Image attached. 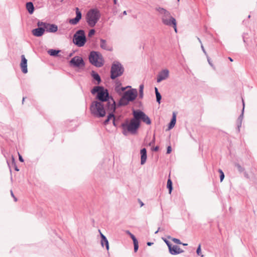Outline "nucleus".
<instances>
[{"instance_id":"8","label":"nucleus","mask_w":257,"mask_h":257,"mask_svg":"<svg viewBox=\"0 0 257 257\" xmlns=\"http://www.w3.org/2000/svg\"><path fill=\"white\" fill-rule=\"evenodd\" d=\"M123 72V68L118 62H114L111 68V78L115 79L120 76Z\"/></svg>"},{"instance_id":"6","label":"nucleus","mask_w":257,"mask_h":257,"mask_svg":"<svg viewBox=\"0 0 257 257\" xmlns=\"http://www.w3.org/2000/svg\"><path fill=\"white\" fill-rule=\"evenodd\" d=\"M74 43L79 47L84 45L86 42V37L83 30H78L74 35Z\"/></svg>"},{"instance_id":"18","label":"nucleus","mask_w":257,"mask_h":257,"mask_svg":"<svg viewBox=\"0 0 257 257\" xmlns=\"http://www.w3.org/2000/svg\"><path fill=\"white\" fill-rule=\"evenodd\" d=\"M45 30L48 32L54 33L57 31L58 27L54 24H47Z\"/></svg>"},{"instance_id":"22","label":"nucleus","mask_w":257,"mask_h":257,"mask_svg":"<svg viewBox=\"0 0 257 257\" xmlns=\"http://www.w3.org/2000/svg\"><path fill=\"white\" fill-rule=\"evenodd\" d=\"M129 101H130L127 99L122 96L119 101V104L120 105H125L127 104Z\"/></svg>"},{"instance_id":"40","label":"nucleus","mask_w":257,"mask_h":257,"mask_svg":"<svg viewBox=\"0 0 257 257\" xmlns=\"http://www.w3.org/2000/svg\"><path fill=\"white\" fill-rule=\"evenodd\" d=\"M236 166L237 167V168L238 170L240 172H241V171L243 170V169H242V167H241L239 165L237 164V165H236Z\"/></svg>"},{"instance_id":"44","label":"nucleus","mask_w":257,"mask_h":257,"mask_svg":"<svg viewBox=\"0 0 257 257\" xmlns=\"http://www.w3.org/2000/svg\"><path fill=\"white\" fill-rule=\"evenodd\" d=\"M159 150V147L157 146L155 148L153 149V151H158Z\"/></svg>"},{"instance_id":"49","label":"nucleus","mask_w":257,"mask_h":257,"mask_svg":"<svg viewBox=\"0 0 257 257\" xmlns=\"http://www.w3.org/2000/svg\"><path fill=\"white\" fill-rule=\"evenodd\" d=\"M228 59L231 61V62H233V59L230 58V57H228Z\"/></svg>"},{"instance_id":"38","label":"nucleus","mask_w":257,"mask_h":257,"mask_svg":"<svg viewBox=\"0 0 257 257\" xmlns=\"http://www.w3.org/2000/svg\"><path fill=\"white\" fill-rule=\"evenodd\" d=\"M164 241L166 242V243L167 244V245H168L169 248H170L171 246V243L170 242V241H169L168 240H166V239H165L164 240Z\"/></svg>"},{"instance_id":"20","label":"nucleus","mask_w":257,"mask_h":257,"mask_svg":"<svg viewBox=\"0 0 257 257\" xmlns=\"http://www.w3.org/2000/svg\"><path fill=\"white\" fill-rule=\"evenodd\" d=\"M141 164H144L147 160V151L146 149L144 148L141 150Z\"/></svg>"},{"instance_id":"34","label":"nucleus","mask_w":257,"mask_h":257,"mask_svg":"<svg viewBox=\"0 0 257 257\" xmlns=\"http://www.w3.org/2000/svg\"><path fill=\"white\" fill-rule=\"evenodd\" d=\"M95 32V31L94 29L90 30L89 32L88 35V37H91L93 35H94Z\"/></svg>"},{"instance_id":"27","label":"nucleus","mask_w":257,"mask_h":257,"mask_svg":"<svg viewBox=\"0 0 257 257\" xmlns=\"http://www.w3.org/2000/svg\"><path fill=\"white\" fill-rule=\"evenodd\" d=\"M155 93L156 95L157 101L160 103V100L161 99V95L160 93L158 92L157 88L155 87Z\"/></svg>"},{"instance_id":"31","label":"nucleus","mask_w":257,"mask_h":257,"mask_svg":"<svg viewBox=\"0 0 257 257\" xmlns=\"http://www.w3.org/2000/svg\"><path fill=\"white\" fill-rule=\"evenodd\" d=\"M134 251H135V252H137V250H138V248H139L138 241H137L136 242H134Z\"/></svg>"},{"instance_id":"36","label":"nucleus","mask_w":257,"mask_h":257,"mask_svg":"<svg viewBox=\"0 0 257 257\" xmlns=\"http://www.w3.org/2000/svg\"><path fill=\"white\" fill-rule=\"evenodd\" d=\"M104 243L105 244L106 249L107 250H108V249H109L108 242V240H107L106 238V239H104V240H103V244Z\"/></svg>"},{"instance_id":"29","label":"nucleus","mask_w":257,"mask_h":257,"mask_svg":"<svg viewBox=\"0 0 257 257\" xmlns=\"http://www.w3.org/2000/svg\"><path fill=\"white\" fill-rule=\"evenodd\" d=\"M140 95L141 97H142L143 96V89H144V85L142 84L140 86Z\"/></svg>"},{"instance_id":"54","label":"nucleus","mask_w":257,"mask_h":257,"mask_svg":"<svg viewBox=\"0 0 257 257\" xmlns=\"http://www.w3.org/2000/svg\"><path fill=\"white\" fill-rule=\"evenodd\" d=\"M248 18H250V15H249V16H248Z\"/></svg>"},{"instance_id":"12","label":"nucleus","mask_w":257,"mask_h":257,"mask_svg":"<svg viewBox=\"0 0 257 257\" xmlns=\"http://www.w3.org/2000/svg\"><path fill=\"white\" fill-rule=\"evenodd\" d=\"M137 94V91L136 89H131L125 92L123 96L131 101L136 99Z\"/></svg>"},{"instance_id":"15","label":"nucleus","mask_w":257,"mask_h":257,"mask_svg":"<svg viewBox=\"0 0 257 257\" xmlns=\"http://www.w3.org/2000/svg\"><path fill=\"white\" fill-rule=\"evenodd\" d=\"M20 66L22 72L24 73H27L28 72L27 70V60L25 58L24 55L21 56V62L20 63Z\"/></svg>"},{"instance_id":"5","label":"nucleus","mask_w":257,"mask_h":257,"mask_svg":"<svg viewBox=\"0 0 257 257\" xmlns=\"http://www.w3.org/2000/svg\"><path fill=\"white\" fill-rule=\"evenodd\" d=\"M90 109L92 113L98 116L103 117L105 115L103 104L101 102H93L91 105Z\"/></svg>"},{"instance_id":"30","label":"nucleus","mask_w":257,"mask_h":257,"mask_svg":"<svg viewBox=\"0 0 257 257\" xmlns=\"http://www.w3.org/2000/svg\"><path fill=\"white\" fill-rule=\"evenodd\" d=\"M201 245L199 244L197 249L196 252L198 255H201V257H203V255L201 254Z\"/></svg>"},{"instance_id":"57","label":"nucleus","mask_w":257,"mask_h":257,"mask_svg":"<svg viewBox=\"0 0 257 257\" xmlns=\"http://www.w3.org/2000/svg\"><path fill=\"white\" fill-rule=\"evenodd\" d=\"M178 1H179V0H178Z\"/></svg>"},{"instance_id":"4","label":"nucleus","mask_w":257,"mask_h":257,"mask_svg":"<svg viewBox=\"0 0 257 257\" xmlns=\"http://www.w3.org/2000/svg\"><path fill=\"white\" fill-rule=\"evenodd\" d=\"M89 59L90 62L93 65L100 67L103 65V59L102 55L98 52L93 51L90 54Z\"/></svg>"},{"instance_id":"16","label":"nucleus","mask_w":257,"mask_h":257,"mask_svg":"<svg viewBox=\"0 0 257 257\" xmlns=\"http://www.w3.org/2000/svg\"><path fill=\"white\" fill-rule=\"evenodd\" d=\"M100 47L106 51H112L113 50L112 47L108 44L106 40L104 39H100Z\"/></svg>"},{"instance_id":"26","label":"nucleus","mask_w":257,"mask_h":257,"mask_svg":"<svg viewBox=\"0 0 257 257\" xmlns=\"http://www.w3.org/2000/svg\"><path fill=\"white\" fill-rule=\"evenodd\" d=\"M167 188L169 189V194H171V192L172 191L173 188H172V182L170 178L168 179V180L167 181Z\"/></svg>"},{"instance_id":"55","label":"nucleus","mask_w":257,"mask_h":257,"mask_svg":"<svg viewBox=\"0 0 257 257\" xmlns=\"http://www.w3.org/2000/svg\"><path fill=\"white\" fill-rule=\"evenodd\" d=\"M24 98H23V102H24Z\"/></svg>"},{"instance_id":"45","label":"nucleus","mask_w":257,"mask_h":257,"mask_svg":"<svg viewBox=\"0 0 257 257\" xmlns=\"http://www.w3.org/2000/svg\"><path fill=\"white\" fill-rule=\"evenodd\" d=\"M139 201L140 203L141 206H143L144 205V203L142 202V201H141L140 200H139Z\"/></svg>"},{"instance_id":"53","label":"nucleus","mask_w":257,"mask_h":257,"mask_svg":"<svg viewBox=\"0 0 257 257\" xmlns=\"http://www.w3.org/2000/svg\"><path fill=\"white\" fill-rule=\"evenodd\" d=\"M183 245H187V243H183Z\"/></svg>"},{"instance_id":"39","label":"nucleus","mask_w":257,"mask_h":257,"mask_svg":"<svg viewBox=\"0 0 257 257\" xmlns=\"http://www.w3.org/2000/svg\"><path fill=\"white\" fill-rule=\"evenodd\" d=\"M172 151V148L171 146H168L167 148V153L170 154Z\"/></svg>"},{"instance_id":"52","label":"nucleus","mask_w":257,"mask_h":257,"mask_svg":"<svg viewBox=\"0 0 257 257\" xmlns=\"http://www.w3.org/2000/svg\"><path fill=\"white\" fill-rule=\"evenodd\" d=\"M14 198L15 201H17V198L15 196H14Z\"/></svg>"},{"instance_id":"42","label":"nucleus","mask_w":257,"mask_h":257,"mask_svg":"<svg viewBox=\"0 0 257 257\" xmlns=\"http://www.w3.org/2000/svg\"><path fill=\"white\" fill-rule=\"evenodd\" d=\"M19 160L21 162H24V160L22 157V156L19 154Z\"/></svg>"},{"instance_id":"48","label":"nucleus","mask_w":257,"mask_h":257,"mask_svg":"<svg viewBox=\"0 0 257 257\" xmlns=\"http://www.w3.org/2000/svg\"><path fill=\"white\" fill-rule=\"evenodd\" d=\"M123 14L124 15H127L126 12L125 11H123Z\"/></svg>"},{"instance_id":"2","label":"nucleus","mask_w":257,"mask_h":257,"mask_svg":"<svg viewBox=\"0 0 257 257\" xmlns=\"http://www.w3.org/2000/svg\"><path fill=\"white\" fill-rule=\"evenodd\" d=\"M157 10L162 15V20L163 24L167 26H172L175 32L177 33V23L175 19L171 16L168 11L163 8H159Z\"/></svg>"},{"instance_id":"50","label":"nucleus","mask_w":257,"mask_h":257,"mask_svg":"<svg viewBox=\"0 0 257 257\" xmlns=\"http://www.w3.org/2000/svg\"><path fill=\"white\" fill-rule=\"evenodd\" d=\"M11 195H12V196L13 197H14V195L13 192V191H11Z\"/></svg>"},{"instance_id":"24","label":"nucleus","mask_w":257,"mask_h":257,"mask_svg":"<svg viewBox=\"0 0 257 257\" xmlns=\"http://www.w3.org/2000/svg\"><path fill=\"white\" fill-rule=\"evenodd\" d=\"M128 87V86L126 87H120L119 86H115V90L119 94H121V93L125 90L126 88Z\"/></svg>"},{"instance_id":"23","label":"nucleus","mask_w":257,"mask_h":257,"mask_svg":"<svg viewBox=\"0 0 257 257\" xmlns=\"http://www.w3.org/2000/svg\"><path fill=\"white\" fill-rule=\"evenodd\" d=\"M60 52V50H56L53 49H50L48 51V54L52 56H56L58 55V53Z\"/></svg>"},{"instance_id":"46","label":"nucleus","mask_w":257,"mask_h":257,"mask_svg":"<svg viewBox=\"0 0 257 257\" xmlns=\"http://www.w3.org/2000/svg\"><path fill=\"white\" fill-rule=\"evenodd\" d=\"M219 172L220 173V175L222 174H224L221 170H219Z\"/></svg>"},{"instance_id":"13","label":"nucleus","mask_w":257,"mask_h":257,"mask_svg":"<svg viewBox=\"0 0 257 257\" xmlns=\"http://www.w3.org/2000/svg\"><path fill=\"white\" fill-rule=\"evenodd\" d=\"M75 12H76V17L74 19H70L69 20V23L70 24L73 25H76L77 24H78L82 18L81 13L78 8H75Z\"/></svg>"},{"instance_id":"19","label":"nucleus","mask_w":257,"mask_h":257,"mask_svg":"<svg viewBox=\"0 0 257 257\" xmlns=\"http://www.w3.org/2000/svg\"><path fill=\"white\" fill-rule=\"evenodd\" d=\"M45 32V29L43 28H38L35 29L32 31V34L33 35L36 37L42 36Z\"/></svg>"},{"instance_id":"10","label":"nucleus","mask_w":257,"mask_h":257,"mask_svg":"<svg viewBox=\"0 0 257 257\" xmlns=\"http://www.w3.org/2000/svg\"><path fill=\"white\" fill-rule=\"evenodd\" d=\"M136 115H137V118L141 122V120H143L147 124H150L151 121L150 118L143 111L141 110H134Z\"/></svg>"},{"instance_id":"51","label":"nucleus","mask_w":257,"mask_h":257,"mask_svg":"<svg viewBox=\"0 0 257 257\" xmlns=\"http://www.w3.org/2000/svg\"><path fill=\"white\" fill-rule=\"evenodd\" d=\"M113 2L114 4H116L117 0H113Z\"/></svg>"},{"instance_id":"11","label":"nucleus","mask_w":257,"mask_h":257,"mask_svg":"<svg viewBox=\"0 0 257 257\" xmlns=\"http://www.w3.org/2000/svg\"><path fill=\"white\" fill-rule=\"evenodd\" d=\"M108 104V109H109L110 111V113L109 115L107 117V119L105 120V122L106 123L108 121H109L110 119H112L113 121L114 122V115L112 114L113 112L114 111L115 109V102L114 101H112V102H108L107 103Z\"/></svg>"},{"instance_id":"37","label":"nucleus","mask_w":257,"mask_h":257,"mask_svg":"<svg viewBox=\"0 0 257 257\" xmlns=\"http://www.w3.org/2000/svg\"><path fill=\"white\" fill-rule=\"evenodd\" d=\"M100 234H101V237L102 238L101 244H102V246H103V240H104V239H106V238L103 234L100 233Z\"/></svg>"},{"instance_id":"56","label":"nucleus","mask_w":257,"mask_h":257,"mask_svg":"<svg viewBox=\"0 0 257 257\" xmlns=\"http://www.w3.org/2000/svg\"><path fill=\"white\" fill-rule=\"evenodd\" d=\"M16 170L18 171L19 170L17 168H16Z\"/></svg>"},{"instance_id":"28","label":"nucleus","mask_w":257,"mask_h":257,"mask_svg":"<svg viewBox=\"0 0 257 257\" xmlns=\"http://www.w3.org/2000/svg\"><path fill=\"white\" fill-rule=\"evenodd\" d=\"M93 77L95 80L97 81L98 83H99L100 82V80H101L100 77L98 74H97V73L93 74Z\"/></svg>"},{"instance_id":"43","label":"nucleus","mask_w":257,"mask_h":257,"mask_svg":"<svg viewBox=\"0 0 257 257\" xmlns=\"http://www.w3.org/2000/svg\"><path fill=\"white\" fill-rule=\"evenodd\" d=\"M224 174H222L220 175V181H222L223 179H224Z\"/></svg>"},{"instance_id":"41","label":"nucleus","mask_w":257,"mask_h":257,"mask_svg":"<svg viewBox=\"0 0 257 257\" xmlns=\"http://www.w3.org/2000/svg\"><path fill=\"white\" fill-rule=\"evenodd\" d=\"M121 83L119 81L116 80L115 82V86H121Z\"/></svg>"},{"instance_id":"14","label":"nucleus","mask_w":257,"mask_h":257,"mask_svg":"<svg viewBox=\"0 0 257 257\" xmlns=\"http://www.w3.org/2000/svg\"><path fill=\"white\" fill-rule=\"evenodd\" d=\"M169 71L167 69H165L161 71L158 74L157 77V82H160L163 80L167 79L169 77Z\"/></svg>"},{"instance_id":"47","label":"nucleus","mask_w":257,"mask_h":257,"mask_svg":"<svg viewBox=\"0 0 257 257\" xmlns=\"http://www.w3.org/2000/svg\"><path fill=\"white\" fill-rule=\"evenodd\" d=\"M152 244H153V243L150 242H148L147 243V245H149V246L151 245Z\"/></svg>"},{"instance_id":"1","label":"nucleus","mask_w":257,"mask_h":257,"mask_svg":"<svg viewBox=\"0 0 257 257\" xmlns=\"http://www.w3.org/2000/svg\"><path fill=\"white\" fill-rule=\"evenodd\" d=\"M133 118L125 120L121 124L122 133L124 135H127L128 134H136L140 126V121L138 119L137 115H136L134 110L133 111Z\"/></svg>"},{"instance_id":"33","label":"nucleus","mask_w":257,"mask_h":257,"mask_svg":"<svg viewBox=\"0 0 257 257\" xmlns=\"http://www.w3.org/2000/svg\"><path fill=\"white\" fill-rule=\"evenodd\" d=\"M47 23H43V22H39L38 23V26L39 27H43L44 29L46 27V25H47Z\"/></svg>"},{"instance_id":"21","label":"nucleus","mask_w":257,"mask_h":257,"mask_svg":"<svg viewBox=\"0 0 257 257\" xmlns=\"http://www.w3.org/2000/svg\"><path fill=\"white\" fill-rule=\"evenodd\" d=\"M26 8L30 14H33L34 10V7L32 2H28L26 4Z\"/></svg>"},{"instance_id":"25","label":"nucleus","mask_w":257,"mask_h":257,"mask_svg":"<svg viewBox=\"0 0 257 257\" xmlns=\"http://www.w3.org/2000/svg\"><path fill=\"white\" fill-rule=\"evenodd\" d=\"M175 123H176V115L175 114H174L173 118L169 124V128L171 129L172 128H173L174 126Z\"/></svg>"},{"instance_id":"32","label":"nucleus","mask_w":257,"mask_h":257,"mask_svg":"<svg viewBox=\"0 0 257 257\" xmlns=\"http://www.w3.org/2000/svg\"><path fill=\"white\" fill-rule=\"evenodd\" d=\"M127 233L130 235L131 237L133 239V242H136L138 241L137 239H136V238L135 237V236L133 234H132L129 231H127Z\"/></svg>"},{"instance_id":"9","label":"nucleus","mask_w":257,"mask_h":257,"mask_svg":"<svg viewBox=\"0 0 257 257\" xmlns=\"http://www.w3.org/2000/svg\"><path fill=\"white\" fill-rule=\"evenodd\" d=\"M70 66L74 67L82 68L84 66V62L82 57L75 56L70 61Z\"/></svg>"},{"instance_id":"3","label":"nucleus","mask_w":257,"mask_h":257,"mask_svg":"<svg viewBox=\"0 0 257 257\" xmlns=\"http://www.w3.org/2000/svg\"><path fill=\"white\" fill-rule=\"evenodd\" d=\"M100 17L101 14L99 10L96 9H90L86 15V21L90 27H93L98 22Z\"/></svg>"},{"instance_id":"35","label":"nucleus","mask_w":257,"mask_h":257,"mask_svg":"<svg viewBox=\"0 0 257 257\" xmlns=\"http://www.w3.org/2000/svg\"><path fill=\"white\" fill-rule=\"evenodd\" d=\"M172 240L174 242V243H176L177 244H182V243L181 242L180 240L177 238H173L172 239Z\"/></svg>"},{"instance_id":"7","label":"nucleus","mask_w":257,"mask_h":257,"mask_svg":"<svg viewBox=\"0 0 257 257\" xmlns=\"http://www.w3.org/2000/svg\"><path fill=\"white\" fill-rule=\"evenodd\" d=\"M97 93V98L99 100L102 101H106L108 97V93L106 89H104L103 87L100 86L94 87L91 90L92 94Z\"/></svg>"},{"instance_id":"17","label":"nucleus","mask_w":257,"mask_h":257,"mask_svg":"<svg viewBox=\"0 0 257 257\" xmlns=\"http://www.w3.org/2000/svg\"><path fill=\"white\" fill-rule=\"evenodd\" d=\"M169 249L172 254H177L183 252V250L177 245H171Z\"/></svg>"}]
</instances>
